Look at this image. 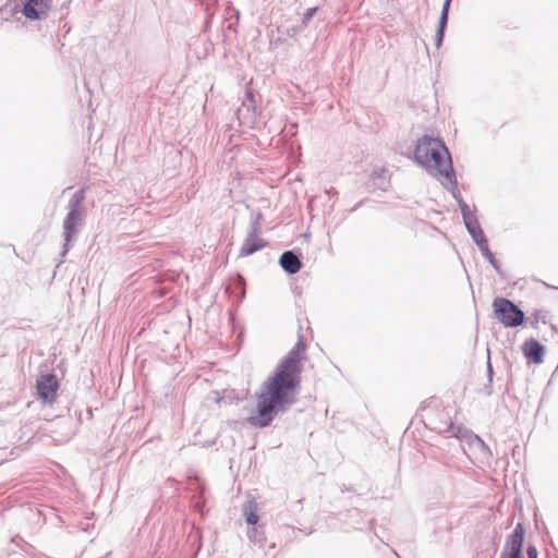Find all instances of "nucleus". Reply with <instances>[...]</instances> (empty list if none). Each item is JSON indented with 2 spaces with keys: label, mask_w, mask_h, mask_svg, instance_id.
Returning <instances> with one entry per match:
<instances>
[{
  "label": "nucleus",
  "mask_w": 558,
  "mask_h": 558,
  "mask_svg": "<svg viewBox=\"0 0 558 558\" xmlns=\"http://www.w3.org/2000/svg\"><path fill=\"white\" fill-rule=\"evenodd\" d=\"M306 359V342L299 335L293 348L255 392L256 405L246 417L247 424L255 428L268 427L279 414L288 412L296 403Z\"/></svg>",
  "instance_id": "1"
},
{
  "label": "nucleus",
  "mask_w": 558,
  "mask_h": 558,
  "mask_svg": "<svg viewBox=\"0 0 558 558\" xmlns=\"http://www.w3.org/2000/svg\"><path fill=\"white\" fill-rule=\"evenodd\" d=\"M407 157L424 168L429 174L439 178L453 166L451 154L440 136L424 134L415 142L414 149Z\"/></svg>",
  "instance_id": "2"
},
{
  "label": "nucleus",
  "mask_w": 558,
  "mask_h": 558,
  "mask_svg": "<svg viewBox=\"0 0 558 558\" xmlns=\"http://www.w3.org/2000/svg\"><path fill=\"white\" fill-rule=\"evenodd\" d=\"M493 316L505 328H518L526 325L529 318L520 306L508 298L496 296L492 303Z\"/></svg>",
  "instance_id": "3"
},
{
  "label": "nucleus",
  "mask_w": 558,
  "mask_h": 558,
  "mask_svg": "<svg viewBox=\"0 0 558 558\" xmlns=\"http://www.w3.org/2000/svg\"><path fill=\"white\" fill-rule=\"evenodd\" d=\"M526 530L523 522H518L510 534L507 535L499 558H538V550L533 543L526 546L524 556V544Z\"/></svg>",
  "instance_id": "4"
},
{
  "label": "nucleus",
  "mask_w": 558,
  "mask_h": 558,
  "mask_svg": "<svg viewBox=\"0 0 558 558\" xmlns=\"http://www.w3.org/2000/svg\"><path fill=\"white\" fill-rule=\"evenodd\" d=\"M85 190H77L69 199L68 213L63 220V233L66 236H77L84 222Z\"/></svg>",
  "instance_id": "5"
},
{
  "label": "nucleus",
  "mask_w": 558,
  "mask_h": 558,
  "mask_svg": "<svg viewBox=\"0 0 558 558\" xmlns=\"http://www.w3.org/2000/svg\"><path fill=\"white\" fill-rule=\"evenodd\" d=\"M52 0H14L13 13H22L29 21L47 19Z\"/></svg>",
  "instance_id": "6"
},
{
  "label": "nucleus",
  "mask_w": 558,
  "mask_h": 558,
  "mask_svg": "<svg viewBox=\"0 0 558 558\" xmlns=\"http://www.w3.org/2000/svg\"><path fill=\"white\" fill-rule=\"evenodd\" d=\"M59 388L60 383L54 373H43L37 377V396L44 404H52L56 401Z\"/></svg>",
  "instance_id": "7"
},
{
  "label": "nucleus",
  "mask_w": 558,
  "mask_h": 558,
  "mask_svg": "<svg viewBox=\"0 0 558 558\" xmlns=\"http://www.w3.org/2000/svg\"><path fill=\"white\" fill-rule=\"evenodd\" d=\"M187 488L191 493V506L193 510L204 514L207 504L206 486L204 482L197 476L190 477Z\"/></svg>",
  "instance_id": "8"
},
{
  "label": "nucleus",
  "mask_w": 558,
  "mask_h": 558,
  "mask_svg": "<svg viewBox=\"0 0 558 558\" xmlns=\"http://www.w3.org/2000/svg\"><path fill=\"white\" fill-rule=\"evenodd\" d=\"M522 354L529 364H542L545 359L546 348L534 337L527 338L521 345Z\"/></svg>",
  "instance_id": "9"
},
{
  "label": "nucleus",
  "mask_w": 558,
  "mask_h": 558,
  "mask_svg": "<svg viewBox=\"0 0 558 558\" xmlns=\"http://www.w3.org/2000/svg\"><path fill=\"white\" fill-rule=\"evenodd\" d=\"M302 257L299 248L288 250L281 253L278 264L287 275L292 276L302 269Z\"/></svg>",
  "instance_id": "10"
},
{
  "label": "nucleus",
  "mask_w": 558,
  "mask_h": 558,
  "mask_svg": "<svg viewBox=\"0 0 558 558\" xmlns=\"http://www.w3.org/2000/svg\"><path fill=\"white\" fill-rule=\"evenodd\" d=\"M391 174L385 167H375L369 175L368 181L365 183L367 191L380 190L387 192L390 187Z\"/></svg>",
  "instance_id": "11"
},
{
  "label": "nucleus",
  "mask_w": 558,
  "mask_h": 558,
  "mask_svg": "<svg viewBox=\"0 0 558 558\" xmlns=\"http://www.w3.org/2000/svg\"><path fill=\"white\" fill-rule=\"evenodd\" d=\"M439 178L445 180L442 185L446 190H448L456 202H459L460 198H463L459 190L457 173L453 166H450L447 170H445V172Z\"/></svg>",
  "instance_id": "12"
},
{
  "label": "nucleus",
  "mask_w": 558,
  "mask_h": 558,
  "mask_svg": "<svg viewBox=\"0 0 558 558\" xmlns=\"http://www.w3.org/2000/svg\"><path fill=\"white\" fill-rule=\"evenodd\" d=\"M245 289L246 283L244 277L240 272H236L233 277H231L227 287V292H229L232 298L241 303L245 298Z\"/></svg>",
  "instance_id": "13"
},
{
  "label": "nucleus",
  "mask_w": 558,
  "mask_h": 558,
  "mask_svg": "<svg viewBox=\"0 0 558 558\" xmlns=\"http://www.w3.org/2000/svg\"><path fill=\"white\" fill-rule=\"evenodd\" d=\"M268 246V242L260 238L247 236L245 238L239 257H246Z\"/></svg>",
  "instance_id": "14"
},
{
  "label": "nucleus",
  "mask_w": 558,
  "mask_h": 558,
  "mask_svg": "<svg viewBox=\"0 0 558 558\" xmlns=\"http://www.w3.org/2000/svg\"><path fill=\"white\" fill-rule=\"evenodd\" d=\"M242 515L248 526H254L259 522L258 505L254 498L246 500L242 506Z\"/></svg>",
  "instance_id": "15"
},
{
  "label": "nucleus",
  "mask_w": 558,
  "mask_h": 558,
  "mask_svg": "<svg viewBox=\"0 0 558 558\" xmlns=\"http://www.w3.org/2000/svg\"><path fill=\"white\" fill-rule=\"evenodd\" d=\"M247 537L255 545L263 547L266 542L264 525L258 522L254 526H248Z\"/></svg>",
  "instance_id": "16"
},
{
  "label": "nucleus",
  "mask_w": 558,
  "mask_h": 558,
  "mask_svg": "<svg viewBox=\"0 0 558 558\" xmlns=\"http://www.w3.org/2000/svg\"><path fill=\"white\" fill-rule=\"evenodd\" d=\"M448 20L449 15L446 13H440L438 25L436 28V35H435V46L437 49H439L444 43L445 39V33L448 26Z\"/></svg>",
  "instance_id": "17"
},
{
  "label": "nucleus",
  "mask_w": 558,
  "mask_h": 558,
  "mask_svg": "<svg viewBox=\"0 0 558 558\" xmlns=\"http://www.w3.org/2000/svg\"><path fill=\"white\" fill-rule=\"evenodd\" d=\"M486 372H487V384H485L484 387L482 388V392L485 396L490 397L493 395V383H494L495 372H494V367H493L492 360H490L489 349L487 350Z\"/></svg>",
  "instance_id": "18"
},
{
  "label": "nucleus",
  "mask_w": 558,
  "mask_h": 558,
  "mask_svg": "<svg viewBox=\"0 0 558 558\" xmlns=\"http://www.w3.org/2000/svg\"><path fill=\"white\" fill-rule=\"evenodd\" d=\"M464 227L473 242L476 240H481V238L485 236L484 230L481 227V223L477 218H474L473 220H470L469 222L464 223Z\"/></svg>",
  "instance_id": "19"
},
{
  "label": "nucleus",
  "mask_w": 558,
  "mask_h": 558,
  "mask_svg": "<svg viewBox=\"0 0 558 558\" xmlns=\"http://www.w3.org/2000/svg\"><path fill=\"white\" fill-rule=\"evenodd\" d=\"M549 317V311L546 308H537L532 313V317L530 318V325L532 328L537 329L538 323L547 324V319Z\"/></svg>",
  "instance_id": "20"
},
{
  "label": "nucleus",
  "mask_w": 558,
  "mask_h": 558,
  "mask_svg": "<svg viewBox=\"0 0 558 558\" xmlns=\"http://www.w3.org/2000/svg\"><path fill=\"white\" fill-rule=\"evenodd\" d=\"M482 256L492 265V267L496 270L497 275L501 279H506V274L501 268L499 260L495 257V254L492 252L490 247L482 253Z\"/></svg>",
  "instance_id": "21"
},
{
  "label": "nucleus",
  "mask_w": 558,
  "mask_h": 558,
  "mask_svg": "<svg viewBox=\"0 0 558 558\" xmlns=\"http://www.w3.org/2000/svg\"><path fill=\"white\" fill-rule=\"evenodd\" d=\"M468 430H469V428H466L462 424L450 423L447 426V428L445 429V433L449 437H454V438H457L458 440L461 441L464 438V435L468 433Z\"/></svg>",
  "instance_id": "22"
},
{
  "label": "nucleus",
  "mask_w": 558,
  "mask_h": 558,
  "mask_svg": "<svg viewBox=\"0 0 558 558\" xmlns=\"http://www.w3.org/2000/svg\"><path fill=\"white\" fill-rule=\"evenodd\" d=\"M318 10H319L318 7H312V8H308L305 10V12L303 13L302 20H301V25L298 27L299 32L303 31L304 28H306L310 25L313 17L318 12Z\"/></svg>",
  "instance_id": "23"
},
{
  "label": "nucleus",
  "mask_w": 558,
  "mask_h": 558,
  "mask_svg": "<svg viewBox=\"0 0 558 558\" xmlns=\"http://www.w3.org/2000/svg\"><path fill=\"white\" fill-rule=\"evenodd\" d=\"M457 203L462 216L463 223H466L470 220L477 218L475 214L471 211L469 204L463 198H460V201Z\"/></svg>",
  "instance_id": "24"
},
{
  "label": "nucleus",
  "mask_w": 558,
  "mask_h": 558,
  "mask_svg": "<svg viewBox=\"0 0 558 558\" xmlns=\"http://www.w3.org/2000/svg\"><path fill=\"white\" fill-rule=\"evenodd\" d=\"M457 203L462 216L463 223H466L470 220L477 218L475 214L471 211L469 204L463 198H460V201Z\"/></svg>",
  "instance_id": "25"
},
{
  "label": "nucleus",
  "mask_w": 558,
  "mask_h": 558,
  "mask_svg": "<svg viewBox=\"0 0 558 558\" xmlns=\"http://www.w3.org/2000/svg\"><path fill=\"white\" fill-rule=\"evenodd\" d=\"M256 95L253 89H246L245 90V97L243 101V106L247 108V111L256 112L257 105H256Z\"/></svg>",
  "instance_id": "26"
},
{
  "label": "nucleus",
  "mask_w": 558,
  "mask_h": 558,
  "mask_svg": "<svg viewBox=\"0 0 558 558\" xmlns=\"http://www.w3.org/2000/svg\"><path fill=\"white\" fill-rule=\"evenodd\" d=\"M75 239H76V236H66V233H63V245H62V251L60 253L61 260L57 265V267H59L60 264L63 263V258L66 256V254L69 253V251L73 246V242H74Z\"/></svg>",
  "instance_id": "27"
},
{
  "label": "nucleus",
  "mask_w": 558,
  "mask_h": 558,
  "mask_svg": "<svg viewBox=\"0 0 558 558\" xmlns=\"http://www.w3.org/2000/svg\"><path fill=\"white\" fill-rule=\"evenodd\" d=\"M473 449L478 450L486 458L493 457L490 448L488 447V445L485 444V441L481 437L475 442V446L473 447Z\"/></svg>",
  "instance_id": "28"
},
{
  "label": "nucleus",
  "mask_w": 558,
  "mask_h": 558,
  "mask_svg": "<svg viewBox=\"0 0 558 558\" xmlns=\"http://www.w3.org/2000/svg\"><path fill=\"white\" fill-rule=\"evenodd\" d=\"M262 231H263L262 223H259L257 221H251L250 228L247 231V236L258 238V235L262 233Z\"/></svg>",
  "instance_id": "29"
},
{
  "label": "nucleus",
  "mask_w": 558,
  "mask_h": 558,
  "mask_svg": "<svg viewBox=\"0 0 558 558\" xmlns=\"http://www.w3.org/2000/svg\"><path fill=\"white\" fill-rule=\"evenodd\" d=\"M478 438V435H476L473 430L469 429L468 433L464 435V438L461 440V442H464L470 448H473Z\"/></svg>",
  "instance_id": "30"
},
{
  "label": "nucleus",
  "mask_w": 558,
  "mask_h": 558,
  "mask_svg": "<svg viewBox=\"0 0 558 558\" xmlns=\"http://www.w3.org/2000/svg\"><path fill=\"white\" fill-rule=\"evenodd\" d=\"M474 243L477 246V248L480 250L481 254L484 251L489 248V243H488V239L486 238V235L484 238H481V240L474 241Z\"/></svg>",
  "instance_id": "31"
},
{
  "label": "nucleus",
  "mask_w": 558,
  "mask_h": 558,
  "mask_svg": "<svg viewBox=\"0 0 558 558\" xmlns=\"http://www.w3.org/2000/svg\"><path fill=\"white\" fill-rule=\"evenodd\" d=\"M451 2H452V0H444L440 13H446L449 15Z\"/></svg>",
  "instance_id": "32"
},
{
  "label": "nucleus",
  "mask_w": 558,
  "mask_h": 558,
  "mask_svg": "<svg viewBox=\"0 0 558 558\" xmlns=\"http://www.w3.org/2000/svg\"><path fill=\"white\" fill-rule=\"evenodd\" d=\"M263 213L262 211H256V213H253L251 215V221H257L259 223H262V220H263Z\"/></svg>",
  "instance_id": "33"
},
{
  "label": "nucleus",
  "mask_w": 558,
  "mask_h": 558,
  "mask_svg": "<svg viewBox=\"0 0 558 558\" xmlns=\"http://www.w3.org/2000/svg\"><path fill=\"white\" fill-rule=\"evenodd\" d=\"M325 194L328 195L329 198L338 195V191L335 187H330L325 190Z\"/></svg>",
  "instance_id": "34"
},
{
  "label": "nucleus",
  "mask_w": 558,
  "mask_h": 558,
  "mask_svg": "<svg viewBox=\"0 0 558 558\" xmlns=\"http://www.w3.org/2000/svg\"><path fill=\"white\" fill-rule=\"evenodd\" d=\"M229 10L232 12V14L235 19V23L238 24L240 21V11L233 7H230Z\"/></svg>",
  "instance_id": "35"
},
{
  "label": "nucleus",
  "mask_w": 558,
  "mask_h": 558,
  "mask_svg": "<svg viewBox=\"0 0 558 558\" xmlns=\"http://www.w3.org/2000/svg\"><path fill=\"white\" fill-rule=\"evenodd\" d=\"M367 198H364L362 201H360L359 203L355 204V206L351 209V211H355L357 208H360L364 202H366Z\"/></svg>",
  "instance_id": "36"
},
{
  "label": "nucleus",
  "mask_w": 558,
  "mask_h": 558,
  "mask_svg": "<svg viewBox=\"0 0 558 558\" xmlns=\"http://www.w3.org/2000/svg\"><path fill=\"white\" fill-rule=\"evenodd\" d=\"M225 401V397H217L216 398V402L219 403V402H222Z\"/></svg>",
  "instance_id": "37"
},
{
  "label": "nucleus",
  "mask_w": 558,
  "mask_h": 558,
  "mask_svg": "<svg viewBox=\"0 0 558 558\" xmlns=\"http://www.w3.org/2000/svg\"><path fill=\"white\" fill-rule=\"evenodd\" d=\"M344 490L345 492H352L353 489H352V487H344V488H342V492H344Z\"/></svg>",
  "instance_id": "38"
},
{
  "label": "nucleus",
  "mask_w": 558,
  "mask_h": 558,
  "mask_svg": "<svg viewBox=\"0 0 558 558\" xmlns=\"http://www.w3.org/2000/svg\"><path fill=\"white\" fill-rule=\"evenodd\" d=\"M551 329H553L554 331H557V327H556L555 325H551Z\"/></svg>",
  "instance_id": "39"
},
{
  "label": "nucleus",
  "mask_w": 558,
  "mask_h": 558,
  "mask_svg": "<svg viewBox=\"0 0 558 558\" xmlns=\"http://www.w3.org/2000/svg\"><path fill=\"white\" fill-rule=\"evenodd\" d=\"M228 28L234 31V28L231 24L228 26Z\"/></svg>",
  "instance_id": "40"
}]
</instances>
